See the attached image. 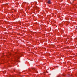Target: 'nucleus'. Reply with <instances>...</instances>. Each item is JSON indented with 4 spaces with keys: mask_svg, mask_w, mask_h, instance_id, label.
<instances>
[{
    "mask_svg": "<svg viewBox=\"0 0 77 77\" xmlns=\"http://www.w3.org/2000/svg\"><path fill=\"white\" fill-rule=\"evenodd\" d=\"M76 29H77V28H76Z\"/></svg>",
    "mask_w": 77,
    "mask_h": 77,
    "instance_id": "nucleus-7",
    "label": "nucleus"
},
{
    "mask_svg": "<svg viewBox=\"0 0 77 77\" xmlns=\"http://www.w3.org/2000/svg\"><path fill=\"white\" fill-rule=\"evenodd\" d=\"M36 9H38V8H39L38 7H36Z\"/></svg>",
    "mask_w": 77,
    "mask_h": 77,
    "instance_id": "nucleus-3",
    "label": "nucleus"
},
{
    "mask_svg": "<svg viewBox=\"0 0 77 77\" xmlns=\"http://www.w3.org/2000/svg\"><path fill=\"white\" fill-rule=\"evenodd\" d=\"M47 3L48 4H51V1L48 0V1L47 2Z\"/></svg>",
    "mask_w": 77,
    "mask_h": 77,
    "instance_id": "nucleus-1",
    "label": "nucleus"
},
{
    "mask_svg": "<svg viewBox=\"0 0 77 77\" xmlns=\"http://www.w3.org/2000/svg\"><path fill=\"white\" fill-rule=\"evenodd\" d=\"M17 57V58H19V57Z\"/></svg>",
    "mask_w": 77,
    "mask_h": 77,
    "instance_id": "nucleus-4",
    "label": "nucleus"
},
{
    "mask_svg": "<svg viewBox=\"0 0 77 77\" xmlns=\"http://www.w3.org/2000/svg\"><path fill=\"white\" fill-rule=\"evenodd\" d=\"M32 69L33 71H36V69H35V68H32Z\"/></svg>",
    "mask_w": 77,
    "mask_h": 77,
    "instance_id": "nucleus-2",
    "label": "nucleus"
},
{
    "mask_svg": "<svg viewBox=\"0 0 77 77\" xmlns=\"http://www.w3.org/2000/svg\"><path fill=\"white\" fill-rule=\"evenodd\" d=\"M58 77H60V76H58Z\"/></svg>",
    "mask_w": 77,
    "mask_h": 77,
    "instance_id": "nucleus-5",
    "label": "nucleus"
},
{
    "mask_svg": "<svg viewBox=\"0 0 77 77\" xmlns=\"http://www.w3.org/2000/svg\"><path fill=\"white\" fill-rule=\"evenodd\" d=\"M47 72L48 73V72Z\"/></svg>",
    "mask_w": 77,
    "mask_h": 77,
    "instance_id": "nucleus-6",
    "label": "nucleus"
}]
</instances>
